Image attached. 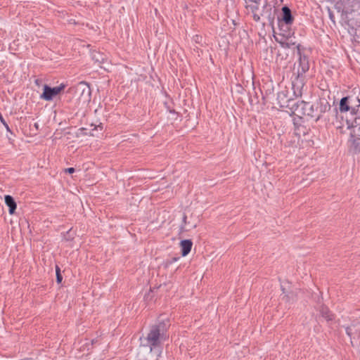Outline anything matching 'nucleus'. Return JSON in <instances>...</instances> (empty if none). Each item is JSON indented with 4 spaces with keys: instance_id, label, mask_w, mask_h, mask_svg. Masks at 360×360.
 Returning a JSON list of instances; mask_svg holds the SVG:
<instances>
[{
    "instance_id": "nucleus-4",
    "label": "nucleus",
    "mask_w": 360,
    "mask_h": 360,
    "mask_svg": "<svg viewBox=\"0 0 360 360\" xmlns=\"http://www.w3.org/2000/svg\"><path fill=\"white\" fill-rule=\"evenodd\" d=\"M65 87V85L64 84H60L59 86L53 88L48 85H44L41 98L45 101H51L53 97L60 93Z\"/></svg>"
},
{
    "instance_id": "nucleus-23",
    "label": "nucleus",
    "mask_w": 360,
    "mask_h": 360,
    "mask_svg": "<svg viewBox=\"0 0 360 360\" xmlns=\"http://www.w3.org/2000/svg\"><path fill=\"white\" fill-rule=\"evenodd\" d=\"M295 43H291V42H285L282 43V46L284 48H290L292 46H295Z\"/></svg>"
},
{
    "instance_id": "nucleus-1",
    "label": "nucleus",
    "mask_w": 360,
    "mask_h": 360,
    "mask_svg": "<svg viewBox=\"0 0 360 360\" xmlns=\"http://www.w3.org/2000/svg\"><path fill=\"white\" fill-rule=\"evenodd\" d=\"M169 326V320L167 319L159 321L150 326L145 339L146 344H142L140 346L137 355L138 360H148L145 354H151L153 352L156 353V356L153 360H158L161 353L160 345L168 338L167 330Z\"/></svg>"
},
{
    "instance_id": "nucleus-10",
    "label": "nucleus",
    "mask_w": 360,
    "mask_h": 360,
    "mask_svg": "<svg viewBox=\"0 0 360 360\" xmlns=\"http://www.w3.org/2000/svg\"><path fill=\"white\" fill-rule=\"evenodd\" d=\"M330 109V105L325 98H320L319 101L315 103V112H316V121H318L322 114L328 111Z\"/></svg>"
},
{
    "instance_id": "nucleus-19",
    "label": "nucleus",
    "mask_w": 360,
    "mask_h": 360,
    "mask_svg": "<svg viewBox=\"0 0 360 360\" xmlns=\"http://www.w3.org/2000/svg\"><path fill=\"white\" fill-rule=\"evenodd\" d=\"M56 282L58 283H60L63 280V276L60 273V269L58 265L56 266Z\"/></svg>"
},
{
    "instance_id": "nucleus-13",
    "label": "nucleus",
    "mask_w": 360,
    "mask_h": 360,
    "mask_svg": "<svg viewBox=\"0 0 360 360\" xmlns=\"http://www.w3.org/2000/svg\"><path fill=\"white\" fill-rule=\"evenodd\" d=\"M282 13H283L282 20L287 25H291L293 22L294 18L292 15L290 9L288 6H284L282 8Z\"/></svg>"
},
{
    "instance_id": "nucleus-6",
    "label": "nucleus",
    "mask_w": 360,
    "mask_h": 360,
    "mask_svg": "<svg viewBox=\"0 0 360 360\" xmlns=\"http://www.w3.org/2000/svg\"><path fill=\"white\" fill-rule=\"evenodd\" d=\"M301 45L300 44L296 45L297 53L299 55V67L297 69V75L304 76L309 69V63L308 57L301 53Z\"/></svg>"
},
{
    "instance_id": "nucleus-17",
    "label": "nucleus",
    "mask_w": 360,
    "mask_h": 360,
    "mask_svg": "<svg viewBox=\"0 0 360 360\" xmlns=\"http://www.w3.org/2000/svg\"><path fill=\"white\" fill-rule=\"evenodd\" d=\"M91 58L95 63L99 65L103 63L106 60L105 55L96 50L91 52Z\"/></svg>"
},
{
    "instance_id": "nucleus-29",
    "label": "nucleus",
    "mask_w": 360,
    "mask_h": 360,
    "mask_svg": "<svg viewBox=\"0 0 360 360\" xmlns=\"http://www.w3.org/2000/svg\"><path fill=\"white\" fill-rule=\"evenodd\" d=\"M196 225H193L192 228H195Z\"/></svg>"
},
{
    "instance_id": "nucleus-5",
    "label": "nucleus",
    "mask_w": 360,
    "mask_h": 360,
    "mask_svg": "<svg viewBox=\"0 0 360 360\" xmlns=\"http://www.w3.org/2000/svg\"><path fill=\"white\" fill-rule=\"evenodd\" d=\"M352 100L357 101L358 104L356 107L359 108L360 106V99L359 98H353L352 96H348L341 98L340 102V111L344 112L351 110V113L356 114L355 107L350 106V104L353 103Z\"/></svg>"
},
{
    "instance_id": "nucleus-21",
    "label": "nucleus",
    "mask_w": 360,
    "mask_h": 360,
    "mask_svg": "<svg viewBox=\"0 0 360 360\" xmlns=\"http://www.w3.org/2000/svg\"><path fill=\"white\" fill-rule=\"evenodd\" d=\"M179 259V257H174L167 259L166 262V264H167V265H170L172 263L178 261Z\"/></svg>"
},
{
    "instance_id": "nucleus-24",
    "label": "nucleus",
    "mask_w": 360,
    "mask_h": 360,
    "mask_svg": "<svg viewBox=\"0 0 360 360\" xmlns=\"http://www.w3.org/2000/svg\"><path fill=\"white\" fill-rule=\"evenodd\" d=\"M65 172L67 173H69V174H72L75 172V168L73 167H69V168H67L65 169Z\"/></svg>"
},
{
    "instance_id": "nucleus-8",
    "label": "nucleus",
    "mask_w": 360,
    "mask_h": 360,
    "mask_svg": "<svg viewBox=\"0 0 360 360\" xmlns=\"http://www.w3.org/2000/svg\"><path fill=\"white\" fill-rule=\"evenodd\" d=\"M288 93L287 90H282L279 91L277 94V100L280 107L289 108L291 111L292 106L295 103H296V101L293 99L288 98Z\"/></svg>"
},
{
    "instance_id": "nucleus-28",
    "label": "nucleus",
    "mask_w": 360,
    "mask_h": 360,
    "mask_svg": "<svg viewBox=\"0 0 360 360\" xmlns=\"http://www.w3.org/2000/svg\"><path fill=\"white\" fill-rule=\"evenodd\" d=\"M34 127L37 129V128H38V124H37V123H35V124H34Z\"/></svg>"
},
{
    "instance_id": "nucleus-7",
    "label": "nucleus",
    "mask_w": 360,
    "mask_h": 360,
    "mask_svg": "<svg viewBox=\"0 0 360 360\" xmlns=\"http://www.w3.org/2000/svg\"><path fill=\"white\" fill-rule=\"evenodd\" d=\"M259 14L260 15V18L263 17L267 20L268 22L273 23L275 19L276 8L271 2L266 1L263 5L262 11H259Z\"/></svg>"
},
{
    "instance_id": "nucleus-26",
    "label": "nucleus",
    "mask_w": 360,
    "mask_h": 360,
    "mask_svg": "<svg viewBox=\"0 0 360 360\" xmlns=\"http://www.w3.org/2000/svg\"><path fill=\"white\" fill-rule=\"evenodd\" d=\"M346 332L350 336L349 329L348 328L346 329Z\"/></svg>"
},
{
    "instance_id": "nucleus-22",
    "label": "nucleus",
    "mask_w": 360,
    "mask_h": 360,
    "mask_svg": "<svg viewBox=\"0 0 360 360\" xmlns=\"http://www.w3.org/2000/svg\"><path fill=\"white\" fill-rule=\"evenodd\" d=\"M295 43H291V42H285L282 43V46L284 48H290L292 46H295Z\"/></svg>"
},
{
    "instance_id": "nucleus-9",
    "label": "nucleus",
    "mask_w": 360,
    "mask_h": 360,
    "mask_svg": "<svg viewBox=\"0 0 360 360\" xmlns=\"http://www.w3.org/2000/svg\"><path fill=\"white\" fill-rule=\"evenodd\" d=\"M304 86V77L302 75H297L294 80L292 82V88L293 94L295 97H301L302 95V90Z\"/></svg>"
},
{
    "instance_id": "nucleus-18",
    "label": "nucleus",
    "mask_w": 360,
    "mask_h": 360,
    "mask_svg": "<svg viewBox=\"0 0 360 360\" xmlns=\"http://www.w3.org/2000/svg\"><path fill=\"white\" fill-rule=\"evenodd\" d=\"M321 316L325 318L328 321H332L334 319L333 314L330 312L329 309L326 306H321L320 309Z\"/></svg>"
},
{
    "instance_id": "nucleus-25",
    "label": "nucleus",
    "mask_w": 360,
    "mask_h": 360,
    "mask_svg": "<svg viewBox=\"0 0 360 360\" xmlns=\"http://www.w3.org/2000/svg\"><path fill=\"white\" fill-rule=\"evenodd\" d=\"M186 219H187V217L185 214H184L183 218H182V222L184 226L186 225V224H187Z\"/></svg>"
},
{
    "instance_id": "nucleus-15",
    "label": "nucleus",
    "mask_w": 360,
    "mask_h": 360,
    "mask_svg": "<svg viewBox=\"0 0 360 360\" xmlns=\"http://www.w3.org/2000/svg\"><path fill=\"white\" fill-rule=\"evenodd\" d=\"M4 200H5L6 205L8 207L9 214H14V212L16 210V207H17V205H16V202H15L14 198L10 195H6L4 197Z\"/></svg>"
},
{
    "instance_id": "nucleus-20",
    "label": "nucleus",
    "mask_w": 360,
    "mask_h": 360,
    "mask_svg": "<svg viewBox=\"0 0 360 360\" xmlns=\"http://www.w3.org/2000/svg\"><path fill=\"white\" fill-rule=\"evenodd\" d=\"M0 122L3 124V125L5 127V128L6 129L7 131H9L11 133V131L10 129V127L8 126V124H7V122H6V120H4L3 115H1V113L0 112Z\"/></svg>"
},
{
    "instance_id": "nucleus-14",
    "label": "nucleus",
    "mask_w": 360,
    "mask_h": 360,
    "mask_svg": "<svg viewBox=\"0 0 360 360\" xmlns=\"http://www.w3.org/2000/svg\"><path fill=\"white\" fill-rule=\"evenodd\" d=\"M193 246V242L191 240L186 239L183 240L180 243V247L181 250V255L183 257L186 256L191 252Z\"/></svg>"
},
{
    "instance_id": "nucleus-3",
    "label": "nucleus",
    "mask_w": 360,
    "mask_h": 360,
    "mask_svg": "<svg viewBox=\"0 0 360 360\" xmlns=\"http://www.w3.org/2000/svg\"><path fill=\"white\" fill-rule=\"evenodd\" d=\"M69 92L74 94L79 100L84 103L91 100V91L89 84L86 82H80L69 89Z\"/></svg>"
},
{
    "instance_id": "nucleus-27",
    "label": "nucleus",
    "mask_w": 360,
    "mask_h": 360,
    "mask_svg": "<svg viewBox=\"0 0 360 360\" xmlns=\"http://www.w3.org/2000/svg\"><path fill=\"white\" fill-rule=\"evenodd\" d=\"M169 112H171V113H174V112H175V111H174V110H169Z\"/></svg>"
},
{
    "instance_id": "nucleus-11",
    "label": "nucleus",
    "mask_w": 360,
    "mask_h": 360,
    "mask_svg": "<svg viewBox=\"0 0 360 360\" xmlns=\"http://www.w3.org/2000/svg\"><path fill=\"white\" fill-rule=\"evenodd\" d=\"M250 1L254 3L253 4H250L248 6L251 12L252 13V17L255 21L259 22L260 20V15L259 14V4L261 0H249Z\"/></svg>"
},
{
    "instance_id": "nucleus-2",
    "label": "nucleus",
    "mask_w": 360,
    "mask_h": 360,
    "mask_svg": "<svg viewBox=\"0 0 360 360\" xmlns=\"http://www.w3.org/2000/svg\"><path fill=\"white\" fill-rule=\"evenodd\" d=\"M291 112L298 117L308 116L316 120L315 104L304 101H297L292 106Z\"/></svg>"
},
{
    "instance_id": "nucleus-12",
    "label": "nucleus",
    "mask_w": 360,
    "mask_h": 360,
    "mask_svg": "<svg viewBox=\"0 0 360 360\" xmlns=\"http://www.w3.org/2000/svg\"><path fill=\"white\" fill-rule=\"evenodd\" d=\"M350 138L360 139V117L354 119V124L351 128Z\"/></svg>"
},
{
    "instance_id": "nucleus-16",
    "label": "nucleus",
    "mask_w": 360,
    "mask_h": 360,
    "mask_svg": "<svg viewBox=\"0 0 360 360\" xmlns=\"http://www.w3.org/2000/svg\"><path fill=\"white\" fill-rule=\"evenodd\" d=\"M349 151L354 153L358 154L360 153V139L350 138L349 140Z\"/></svg>"
}]
</instances>
